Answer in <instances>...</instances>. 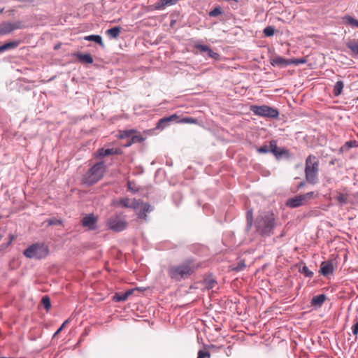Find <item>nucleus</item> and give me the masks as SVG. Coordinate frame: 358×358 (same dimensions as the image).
<instances>
[{
	"label": "nucleus",
	"instance_id": "obj_38",
	"mask_svg": "<svg viewBox=\"0 0 358 358\" xmlns=\"http://www.w3.org/2000/svg\"><path fill=\"white\" fill-rule=\"evenodd\" d=\"M301 273L306 277H312L313 275V273L306 265L303 266Z\"/></svg>",
	"mask_w": 358,
	"mask_h": 358
},
{
	"label": "nucleus",
	"instance_id": "obj_10",
	"mask_svg": "<svg viewBox=\"0 0 358 358\" xmlns=\"http://www.w3.org/2000/svg\"><path fill=\"white\" fill-rule=\"evenodd\" d=\"M22 27L21 22H4L0 24V34H8L13 31Z\"/></svg>",
	"mask_w": 358,
	"mask_h": 358
},
{
	"label": "nucleus",
	"instance_id": "obj_11",
	"mask_svg": "<svg viewBox=\"0 0 358 358\" xmlns=\"http://www.w3.org/2000/svg\"><path fill=\"white\" fill-rule=\"evenodd\" d=\"M97 218L94 214H89L83 217L82 225L87 228L89 230H94L96 229Z\"/></svg>",
	"mask_w": 358,
	"mask_h": 358
},
{
	"label": "nucleus",
	"instance_id": "obj_5",
	"mask_svg": "<svg viewBox=\"0 0 358 358\" xmlns=\"http://www.w3.org/2000/svg\"><path fill=\"white\" fill-rule=\"evenodd\" d=\"M49 253L48 246L44 243H37L31 245L24 250L23 255L29 259H41L45 258Z\"/></svg>",
	"mask_w": 358,
	"mask_h": 358
},
{
	"label": "nucleus",
	"instance_id": "obj_55",
	"mask_svg": "<svg viewBox=\"0 0 358 358\" xmlns=\"http://www.w3.org/2000/svg\"><path fill=\"white\" fill-rule=\"evenodd\" d=\"M1 218V216L0 215V219Z\"/></svg>",
	"mask_w": 358,
	"mask_h": 358
},
{
	"label": "nucleus",
	"instance_id": "obj_40",
	"mask_svg": "<svg viewBox=\"0 0 358 358\" xmlns=\"http://www.w3.org/2000/svg\"><path fill=\"white\" fill-rule=\"evenodd\" d=\"M207 53L208 55L213 59H218L220 58V55L217 52H213L210 48L209 49Z\"/></svg>",
	"mask_w": 358,
	"mask_h": 358
},
{
	"label": "nucleus",
	"instance_id": "obj_17",
	"mask_svg": "<svg viewBox=\"0 0 358 358\" xmlns=\"http://www.w3.org/2000/svg\"><path fill=\"white\" fill-rule=\"evenodd\" d=\"M133 292H134V289H129L123 294H116L113 296V301H115L116 302L124 301L128 299V297L130 295L132 294Z\"/></svg>",
	"mask_w": 358,
	"mask_h": 358
},
{
	"label": "nucleus",
	"instance_id": "obj_14",
	"mask_svg": "<svg viewBox=\"0 0 358 358\" xmlns=\"http://www.w3.org/2000/svg\"><path fill=\"white\" fill-rule=\"evenodd\" d=\"M139 211L137 213L138 218L146 220L147 213H150L152 210V208L148 203H144L140 201V206L138 207Z\"/></svg>",
	"mask_w": 358,
	"mask_h": 358
},
{
	"label": "nucleus",
	"instance_id": "obj_23",
	"mask_svg": "<svg viewBox=\"0 0 358 358\" xmlns=\"http://www.w3.org/2000/svg\"><path fill=\"white\" fill-rule=\"evenodd\" d=\"M344 87V83L343 81H337L334 85L333 93L334 96H339L342 92Z\"/></svg>",
	"mask_w": 358,
	"mask_h": 358
},
{
	"label": "nucleus",
	"instance_id": "obj_45",
	"mask_svg": "<svg viewBox=\"0 0 358 358\" xmlns=\"http://www.w3.org/2000/svg\"><path fill=\"white\" fill-rule=\"evenodd\" d=\"M245 266H246L245 264L243 262H241L238 264L237 266H236L233 269L236 271H239L243 270L244 268H245Z\"/></svg>",
	"mask_w": 358,
	"mask_h": 358
},
{
	"label": "nucleus",
	"instance_id": "obj_35",
	"mask_svg": "<svg viewBox=\"0 0 358 358\" xmlns=\"http://www.w3.org/2000/svg\"><path fill=\"white\" fill-rule=\"evenodd\" d=\"M348 23L351 25L352 27H358V20L353 18L351 16H348L346 17Z\"/></svg>",
	"mask_w": 358,
	"mask_h": 358
},
{
	"label": "nucleus",
	"instance_id": "obj_16",
	"mask_svg": "<svg viewBox=\"0 0 358 358\" xmlns=\"http://www.w3.org/2000/svg\"><path fill=\"white\" fill-rule=\"evenodd\" d=\"M179 0H159L154 6L155 10H163L166 6L176 4Z\"/></svg>",
	"mask_w": 358,
	"mask_h": 358
},
{
	"label": "nucleus",
	"instance_id": "obj_47",
	"mask_svg": "<svg viewBox=\"0 0 358 358\" xmlns=\"http://www.w3.org/2000/svg\"><path fill=\"white\" fill-rule=\"evenodd\" d=\"M170 122H163L162 124H159V121L157 122V128L163 129H164L167 125H169Z\"/></svg>",
	"mask_w": 358,
	"mask_h": 358
},
{
	"label": "nucleus",
	"instance_id": "obj_27",
	"mask_svg": "<svg viewBox=\"0 0 358 358\" xmlns=\"http://www.w3.org/2000/svg\"><path fill=\"white\" fill-rule=\"evenodd\" d=\"M179 116L177 114L171 115L169 117H165L159 120V124H162L163 122H173L176 121L178 122Z\"/></svg>",
	"mask_w": 358,
	"mask_h": 358
},
{
	"label": "nucleus",
	"instance_id": "obj_20",
	"mask_svg": "<svg viewBox=\"0 0 358 358\" xmlns=\"http://www.w3.org/2000/svg\"><path fill=\"white\" fill-rule=\"evenodd\" d=\"M348 48H349L351 52L357 55H358V41L357 40H350L345 43Z\"/></svg>",
	"mask_w": 358,
	"mask_h": 358
},
{
	"label": "nucleus",
	"instance_id": "obj_56",
	"mask_svg": "<svg viewBox=\"0 0 358 358\" xmlns=\"http://www.w3.org/2000/svg\"><path fill=\"white\" fill-rule=\"evenodd\" d=\"M0 358H4V357H0Z\"/></svg>",
	"mask_w": 358,
	"mask_h": 358
},
{
	"label": "nucleus",
	"instance_id": "obj_6",
	"mask_svg": "<svg viewBox=\"0 0 358 358\" xmlns=\"http://www.w3.org/2000/svg\"><path fill=\"white\" fill-rule=\"evenodd\" d=\"M250 110L254 115L262 117L277 118L279 115V112L276 108L266 105H252Z\"/></svg>",
	"mask_w": 358,
	"mask_h": 358
},
{
	"label": "nucleus",
	"instance_id": "obj_26",
	"mask_svg": "<svg viewBox=\"0 0 358 358\" xmlns=\"http://www.w3.org/2000/svg\"><path fill=\"white\" fill-rule=\"evenodd\" d=\"M78 57L83 63L92 64L93 62V58L90 54H80Z\"/></svg>",
	"mask_w": 358,
	"mask_h": 358
},
{
	"label": "nucleus",
	"instance_id": "obj_51",
	"mask_svg": "<svg viewBox=\"0 0 358 358\" xmlns=\"http://www.w3.org/2000/svg\"><path fill=\"white\" fill-rule=\"evenodd\" d=\"M132 144H134L133 143H131V140H129L127 141V143L126 144H124L123 146L125 147V148H127V147H129L131 146Z\"/></svg>",
	"mask_w": 358,
	"mask_h": 358
},
{
	"label": "nucleus",
	"instance_id": "obj_46",
	"mask_svg": "<svg viewBox=\"0 0 358 358\" xmlns=\"http://www.w3.org/2000/svg\"><path fill=\"white\" fill-rule=\"evenodd\" d=\"M345 145L347 146L348 148L357 147V143L356 141H350L346 142Z\"/></svg>",
	"mask_w": 358,
	"mask_h": 358
},
{
	"label": "nucleus",
	"instance_id": "obj_31",
	"mask_svg": "<svg viewBox=\"0 0 358 358\" xmlns=\"http://www.w3.org/2000/svg\"><path fill=\"white\" fill-rule=\"evenodd\" d=\"M274 32L275 29L271 26L266 27L263 31V33L266 36H271L274 34Z\"/></svg>",
	"mask_w": 358,
	"mask_h": 358
},
{
	"label": "nucleus",
	"instance_id": "obj_12",
	"mask_svg": "<svg viewBox=\"0 0 358 358\" xmlns=\"http://www.w3.org/2000/svg\"><path fill=\"white\" fill-rule=\"evenodd\" d=\"M270 64L273 66L284 68L291 65L290 59H285L278 55H274L270 59Z\"/></svg>",
	"mask_w": 358,
	"mask_h": 358
},
{
	"label": "nucleus",
	"instance_id": "obj_15",
	"mask_svg": "<svg viewBox=\"0 0 358 358\" xmlns=\"http://www.w3.org/2000/svg\"><path fill=\"white\" fill-rule=\"evenodd\" d=\"M327 299V296L324 294L314 296L310 301V304L313 307L320 308Z\"/></svg>",
	"mask_w": 358,
	"mask_h": 358
},
{
	"label": "nucleus",
	"instance_id": "obj_44",
	"mask_svg": "<svg viewBox=\"0 0 358 358\" xmlns=\"http://www.w3.org/2000/svg\"><path fill=\"white\" fill-rule=\"evenodd\" d=\"M269 149L266 145H264L259 148H257V152L259 153L265 154L268 152Z\"/></svg>",
	"mask_w": 358,
	"mask_h": 358
},
{
	"label": "nucleus",
	"instance_id": "obj_52",
	"mask_svg": "<svg viewBox=\"0 0 358 358\" xmlns=\"http://www.w3.org/2000/svg\"><path fill=\"white\" fill-rule=\"evenodd\" d=\"M10 240L8 241V243H7V245H9L12 241L15 239V236L13 235H10Z\"/></svg>",
	"mask_w": 358,
	"mask_h": 358
},
{
	"label": "nucleus",
	"instance_id": "obj_9",
	"mask_svg": "<svg viewBox=\"0 0 358 358\" xmlns=\"http://www.w3.org/2000/svg\"><path fill=\"white\" fill-rule=\"evenodd\" d=\"M114 205L127 208L138 209L140 206V200L136 199L122 198L114 202Z\"/></svg>",
	"mask_w": 358,
	"mask_h": 358
},
{
	"label": "nucleus",
	"instance_id": "obj_41",
	"mask_svg": "<svg viewBox=\"0 0 358 358\" xmlns=\"http://www.w3.org/2000/svg\"><path fill=\"white\" fill-rule=\"evenodd\" d=\"M131 143H139V142L143 141L144 140V138L141 136L135 135L131 138Z\"/></svg>",
	"mask_w": 358,
	"mask_h": 358
},
{
	"label": "nucleus",
	"instance_id": "obj_42",
	"mask_svg": "<svg viewBox=\"0 0 358 358\" xmlns=\"http://www.w3.org/2000/svg\"><path fill=\"white\" fill-rule=\"evenodd\" d=\"M270 145H271V152L275 155H279L280 153L278 152L277 150H278V147L275 144V142L273 141H271L270 143Z\"/></svg>",
	"mask_w": 358,
	"mask_h": 358
},
{
	"label": "nucleus",
	"instance_id": "obj_32",
	"mask_svg": "<svg viewBox=\"0 0 358 358\" xmlns=\"http://www.w3.org/2000/svg\"><path fill=\"white\" fill-rule=\"evenodd\" d=\"M127 189H128V190H129L134 193L137 192L139 190V189L136 186L134 182H133L130 180H129L127 182Z\"/></svg>",
	"mask_w": 358,
	"mask_h": 358
},
{
	"label": "nucleus",
	"instance_id": "obj_25",
	"mask_svg": "<svg viewBox=\"0 0 358 358\" xmlns=\"http://www.w3.org/2000/svg\"><path fill=\"white\" fill-rule=\"evenodd\" d=\"M134 133H136V131L134 129L120 131L117 137L123 139L131 136Z\"/></svg>",
	"mask_w": 358,
	"mask_h": 358
},
{
	"label": "nucleus",
	"instance_id": "obj_19",
	"mask_svg": "<svg viewBox=\"0 0 358 358\" xmlns=\"http://www.w3.org/2000/svg\"><path fill=\"white\" fill-rule=\"evenodd\" d=\"M20 45V41H9L0 46V53L7 50L14 49Z\"/></svg>",
	"mask_w": 358,
	"mask_h": 358
},
{
	"label": "nucleus",
	"instance_id": "obj_53",
	"mask_svg": "<svg viewBox=\"0 0 358 358\" xmlns=\"http://www.w3.org/2000/svg\"><path fill=\"white\" fill-rule=\"evenodd\" d=\"M69 323V320H65L63 324H62V327H65L66 324Z\"/></svg>",
	"mask_w": 358,
	"mask_h": 358
},
{
	"label": "nucleus",
	"instance_id": "obj_4",
	"mask_svg": "<svg viewBox=\"0 0 358 358\" xmlns=\"http://www.w3.org/2000/svg\"><path fill=\"white\" fill-rule=\"evenodd\" d=\"M319 160L313 155L306 159L305 176L306 180L310 184H315L318 180Z\"/></svg>",
	"mask_w": 358,
	"mask_h": 358
},
{
	"label": "nucleus",
	"instance_id": "obj_50",
	"mask_svg": "<svg viewBox=\"0 0 358 358\" xmlns=\"http://www.w3.org/2000/svg\"><path fill=\"white\" fill-rule=\"evenodd\" d=\"M64 327L61 326L58 329L57 331L54 334V336H56L57 335H58L62 331V329H64Z\"/></svg>",
	"mask_w": 358,
	"mask_h": 358
},
{
	"label": "nucleus",
	"instance_id": "obj_3",
	"mask_svg": "<svg viewBox=\"0 0 358 358\" xmlns=\"http://www.w3.org/2000/svg\"><path fill=\"white\" fill-rule=\"evenodd\" d=\"M106 171L103 162L95 164L83 177L82 182L87 185H92L99 181Z\"/></svg>",
	"mask_w": 358,
	"mask_h": 358
},
{
	"label": "nucleus",
	"instance_id": "obj_48",
	"mask_svg": "<svg viewBox=\"0 0 358 358\" xmlns=\"http://www.w3.org/2000/svg\"><path fill=\"white\" fill-rule=\"evenodd\" d=\"M352 331L354 335L358 334V321L352 326Z\"/></svg>",
	"mask_w": 358,
	"mask_h": 358
},
{
	"label": "nucleus",
	"instance_id": "obj_8",
	"mask_svg": "<svg viewBox=\"0 0 358 358\" xmlns=\"http://www.w3.org/2000/svg\"><path fill=\"white\" fill-rule=\"evenodd\" d=\"M314 196L313 192H310L304 194H299L293 198L289 199L286 201V205L290 208H297L306 204L308 200Z\"/></svg>",
	"mask_w": 358,
	"mask_h": 358
},
{
	"label": "nucleus",
	"instance_id": "obj_28",
	"mask_svg": "<svg viewBox=\"0 0 358 358\" xmlns=\"http://www.w3.org/2000/svg\"><path fill=\"white\" fill-rule=\"evenodd\" d=\"M179 123H185V124H198V120L196 118L190 117H183L179 121H178Z\"/></svg>",
	"mask_w": 358,
	"mask_h": 358
},
{
	"label": "nucleus",
	"instance_id": "obj_1",
	"mask_svg": "<svg viewBox=\"0 0 358 358\" xmlns=\"http://www.w3.org/2000/svg\"><path fill=\"white\" fill-rule=\"evenodd\" d=\"M198 266L192 260H186L178 265L170 266L168 269L169 276L173 280L180 281L192 275Z\"/></svg>",
	"mask_w": 358,
	"mask_h": 358
},
{
	"label": "nucleus",
	"instance_id": "obj_33",
	"mask_svg": "<svg viewBox=\"0 0 358 358\" xmlns=\"http://www.w3.org/2000/svg\"><path fill=\"white\" fill-rule=\"evenodd\" d=\"M216 283H217V282L212 278L206 279L205 280L206 287L208 289L213 288L215 287V285H216Z\"/></svg>",
	"mask_w": 358,
	"mask_h": 358
},
{
	"label": "nucleus",
	"instance_id": "obj_49",
	"mask_svg": "<svg viewBox=\"0 0 358 358\" xmlns=\"http://www.w3.org/2000/svg\"><path fill=\"white\" fill-rule=\"evenodd\" d=\"M113 155H122L123 151L121 148H113Z\"/></svg>",
	"mask_w": 358,
	"mask_h": 358
},
{
	"label": "nucleus",
	"instance_id": "obj_2",
	"mask_svg": "<svg viewBox=\"0 0 358 358\" xmlns=\"http://www.w3.org/2000/svg\"><path fill=\"white\" fill-rule=\"evenodd\" d=\"M275 216L272 212H264L260 214L255 222L257 231L262 235L269 236L275 227Z\"/></svg>",
	"mask_w": 358,
	"mask_h": 358
},
{
	"label": "nucleus",
	"instance_id": "obj_21",
	"mask_svg": "<svg viewBox=\"0 0 358 358\" xmlns=\"http://www.w3.org/2000/svg\"><path fill=\"white\" fill-rule=\"evenodd\" d=\"M84 39L89 41H94L101 45L102 48L104 47L102 38L99 35H89L84 37Z\"/></svg>",
	"mask_w": 358,
	"mask_h": 358
},
{
	"label": "nucleus",
	"instance_id": "obj_24",
	"mask_svg": "<svg viewBox=\"0 0 358 358\" xmlns=\"http://www.w3.org/2000/svg\"><path fill=\"white\" fill-rule=\"evenodd\" d=\"M336 199L340 204H345L348 201V194L339 192L337 194Z\"/></svg>",
	"mask_w": 358,
	"mask_h": 358
},
{
	"label": "nucleus",
	"instance_id": "obj_37",
	"mask_svg": "<svg viewBox=\"0 0 358 358\" xmlns=\"http://www.w3.org/2000/svg\"><path fill=\"white\" fill-rule=\"evenodd\" d=\"M210 353L208 351L199 350L197 358H210Z\"/></svg>",
	"mask_w": 358,
	"mask_h": 358
},
{
	"label": "nucleus",
	"instance_id": "obj_13",
	"mask_svg": "<svg viewBox=\"0 0 358 358\" xmlns=\"http://www.w3.org/2000/svg\"><path fill=\"white\" fill-rule=\"evenodd\" d=\"M334 272V264L331 261H324L321 263L320 273L324 275L327 276L332 274Z\"/></svg>",
	"mask_w": 358,
	"mask_h": 358
},
{
	"label": "nucleus",
	"instance_id": "obj_36",
	"mask_svg": "<svg viewBox=\"0 0 358 358\" xmlns=\"http://www.w3.org/2000/svg\"><path fill=\"white\" fill-rule=\"evenodd\" d=\"M222 14V9L220 7H216L209 13L211 17H217Z\"/></svg>",
	"mask_w": 358,
	"mask_h": 358
},
{
	"label": "nucleus",
	"instance_id": "obj_34",
	"mask_svg": "<svg viewBox=\"0 0 358 358\" xmlns=\"http://www.w3.org/2000/svg\"><path fill=\"white\" fill-rule=\"evenodd\" d=\"M291 64L299 65L306 63V59L305 58H299V59H290Z\"/></svg>",
	"mask_w": 358,
	"mask_h": 358
},
{
	"label": "nucleus",
	"instance_id": "obj_7",
	"mask_svg": "<svg viewBox=\"0 0 358 358\" xmlns=\"http://www.w3.org/2000/svg\"><path fill=\"white\" fill-rule=\"evenodd\" d=\"M106 225L113 231L120 232L127 229L128 223L123 216L115 215L107 220Z\"/></svg>",
	"mask_w": 358,
	"mask_h": 358
},
{
	"label": "nucleus",
	"instance_id": "obj_39",
	"mask_svg": "<svg viewBox=\"0 0 358 358\" xmlns=\"http://www.w3.org/2000/svg\"><path fill=\"white\" fill-rule=\"evenodd\" d=\"M47 222L48 225H59L62 224V222L59 220H57L56 218H52L47 220Z\"/></svg>",
	"mask_w": 358,
	"mask_h": 358
},
{
	"label": "nucleus",
	"instance_id": "obj_30",
	"mask_svg": "<svg viewBox=\"0 0 358 358\" xmlns=\"http://www.w3.org/2000/svg\"><path fill=\"white\" fill-rule=\"evenodd\" d=\"M41 303L46 310H49L51 306L50 299L49 296H45L42 298Z\"/></svg>",
	"mask_w": 358,
	"mask_h": 358
},
{
	"label": "nucleus",
	"instance_id": "obj_43",
	"mask_svg": "<svg viewBox=\"0 0 358 358\" xmlns=\"http://www.w3.org/2000/svg\"><path fill=\"white\" fill-rule=\"evenodd\" d=\"M196 48L201 52H208L210 48L208 45H196Z\"/></svg>",
	"mask_w": 358,
	"mask_h": 358
},
{
	"label": "nucleus",
	"instance_id": "obj_29",
	"mask_svg": "<svg viewBox=\"0 0 358 358\" xmlns=\"http://www.w3.org/2000/svg\"><path fill=\"white\" fill-rule=\"evenodd\" d=\"M246 220H247L248 226L249 228H250L252 227V222H253V212H252V209L248 210L247 211Z\"/></svg>",
	"mask_w": 358,
	"mask_h": 358
},
{
	"label": "nucleus",
	"instance_id": "obj_22",
	"mask_svg": "<svg viewBox=\"0 0 358 358\" xmlns=\"http://www.w3.org/2000/svg\"><path fill=\"white\" fill-rule=\"evenodd\" d=\"M113 155V148H100L97 150L96 157H104Z\"/></svg>",
	"mask_w": 358,
	"mask_h": 358
},
{
	"label": "nucleus",
	"instance_id": "obj_18",
	"mask_svg": "<svg viewBox=\"0 0 358 358\" xmlns=\"http://www.w3.org/2000/svg\"><path fill=\"white\" fill-rule=\"evenodd\" d=\"M120 32H121V27H114L111 29H108L106 31V34L110 38L116 39L119 37Z\"/></svg>",
	"mask_w": 358,
	"mask_h": 358
},
{
	"label": "nucleus",
	"instance_id": "obj_54",
	"mask_svg": "<svg viewBox=\"0 0 358 358\" xmlns=\"http://www.w3.org/2000/svg\"><path fill=\"white\" fill-rule=\"evenodd\" d=\"M3 11V8L0 9V14L2 13Z\"/></svg>",
	"mask_w": 358,
	"mask_h": 358
}]
</instances>
